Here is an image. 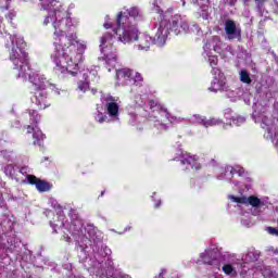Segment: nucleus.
<instances>
[{
  "label": "nucleus",
  "mask_w": 278,
  "mask_h": 278,
  "mask_svg": "<svg viewBox=\"0 0 278 278\" xmlns=\"http://www.w3.org/2000/svg\"><path fill=\"white\" fill-rule=\"evenodd\" d=\"M12 0H0V10H10V3Z\"/></svg>",
  "instance_id": "obj_26"
},
{
  "label": "nucleus",
  "mask_w": 278,
  "mask_h": 278,
  "mask_svg": "<svg viewBox=\"0 0 278 278\" xmlns=\"http://www.w3.org/2000/svg\"><path fill=\"white\" fill-rule=\"evenodd\" d=\"M166 25H168V23L162 21L154 36V43L157 45V47H164V45H166V35L168 34V27H166Z\"/></svg>",
  "instance_id": "obj_13"
},
{
  "label": "nucleus",
  "mask_w": 278,
  "mask_h": 278,
  "mask_svg": "<svg viewBox=\"0 0 278 278\" xmlns=\"http://www.w3.org/2000/svg\"><path fill=\"white\" fill-rule=\"evenodd\" d=\"M104 28H105V29H111V28H112V24H110V23H104Z\"/></svg>",
  "instance_id": "obj_38"
},
{
  "label": "nucleus",
  "mask_w": 278,
  "mask_h": 278,
  "mask_svg": "<svg viewBox=\"0 0 278 278\" xmlns=\"http://www.w3.org/2000/svg\"><path fill=\"white\" fill-rule=\"evenodd\" d=\"M122 34L118 40L124 42V45L138 40L139 43L135 46L137 51H149L151 45H153V38L147 34L138 33V28L123 30Z\"/></svg>",
  "instance_id": "obj_3"
},
{
  "label": "nucleus",
  "mask_w": 278,
  "mask_h": 278,
  "mask_svg": "<svg viewBox=\"0 0 278 278\" xmlns=\"http://www.w3.org/2000/svg\"><path fill=\"white\" fill-rule=\"evenodd\" d=\"M132 79H134L135 84H140V81L143 80L142 74L136 72L135 75L132 74Z\"/></svg>",
  "instance_id": "obj_29"
},
{
  "label": "nucleus",
  "mask_w": 278,
  "mask_h": 278,
  "mask_svg": "<svg viewBox=\"0 0 278 278\" xmlns=\"http://www.w3.org/2000/svg\"><path fill=\"white\" fill-rule=\"evenodd\" d=\"M97 227L92 224H87V226L84 227V233L83 238H89V240H93V242H97Z\"/></svg>",
  "instance_id": "obj_16"
},
{
  "label": "nucleus",
  "mask_w": 278,
  "mask_h": 278,
  "mask_svg": "<svg viewBox=\"0 0 278 278\" xmlns=\"http://www.w3.org/2000/svg\"><path fill=\"white\" fill-rule=\"evenodd\" d=\"M9 40L10 41L5 43V48L9 49V59L13 64L14 71L18 72L17 77L28 79L33 85L34 92L50 88V90H54L56 94H60V91L55 88V84H52L51 80L47 79V76L31 71L29 53L25 51V48L27 47L25 39L16 35H10Z\"/></svg>",
  "instance_id": "obj_2"
},
{
  "label": "nucleus",
  "mask_w": 278,
  "mask_h": 278,
  "mask_svg": "<svg viewBox=\"0 0 278 278\" xmlns=\"http://www.w3.org/2000/svg\"><path fill=\"white\" fill-rule=\"evenodd\" d=\"M51 16H46L45 21H43V25H49V23H51Z\"/></svg>",
  "instance_id": "obj_35"
},
{
  "label": "nucleus",
  "mask_w": 278,
  "mask_h": 278,
  "mask_svg": "<svg viewBox=\"0 0 278 278\" xmlns=\"http://www.w3.org/2000/svg\"><path fill=\"white\" fill-rule=\"evenodd\" d=\"M208 62H210V66L213 67L212 73H216V71H218V68H216L214 66H218V56H216V55L210 56Z\"/></svg>",
  "instance_id": "obj_23"
},
{
  "label": "nucleus",
  "mask_w": 278,
  "mask_h": 278,
  "mask_svg": "<svg viewBox=\"0 0 278 278\" xmlns=\"http://www.w3.org/2000/svg\"><path fill=\"white\" fill-rule=\"evenodd\" d=\"M237 173H238V175H239V177H242V175H244V168H239L238 170H237Z\"/></svg>",
  "instance_id": "obj_36"
},
{
  "label": "nucleus",
  "mask_w": 278,
  "mask_h": 278,
  "mask_svg": "<svg viewBox=\"0 0 278 278\" xmlns=\"http://www.w3.org/2000/svg\"><path fill=\"white\" fill-rule=\"evenodd\" d=\"M20 173H21L22 175H25V173H27V168L22 167V168L20 169Z\"/></svg>",
  "instance_id": "obj_39"
},
{
  "label": "nucleus",
  "mask_w": 278,
  "mask_h": 278,
  "mask_svg": "<svg viewBox=\"0 0 278 278\" xmlns=\"http://www.w3.org/2000/svg\"><path fill=\"white\" fill-rule=\"evenodd\" d=\"M127 15L130 16L131 18H141L142 15H140V9L138 7H132L127 10Z\"/></svg>",
  "instance_id": "obj_20"
},
{
  "label": "nucleus",
  "mask_w": 278,
  "mask_h": 278,
  "mask_svg": "<svg viewBox=\"0 0 278 278\" xmlns=\"http://www.w3.org/2000/svg\"><path fill=\"white\" fill-rule=\"evenodd\" d=\"M180 163L186 166H191L194 170H201V165L199 162H197V156L190 155L188 152H182L180 155Z\"/></svg>",
  "instance_id": "obj_14"
},
{
  "label": "nucleus",
  "mask_w": 278,
  "mask_h": 278,
  "mask_svg": "<svg viewBox=\"0 0 278 278\" xmlns=\"http://www.w3.org/2000/svg\"><path fill=\"white\" fill-rule=\"evenodd\" d=\"M3 20L0 18V34H3Z\"/></svg>",
  "instance_id": "obj_37"
},
{
  "label": "nucleus",
  "mask_w": 278,
  "mask_h": 278,
  "mask_svg": "<svg viewBox=\"0 0 278 278\" xmlns=\"http://www.w3.org/2000/svg\"><path fill=\"white\" fill-rule=\"evenodd\" d=\"M160 203H161V202L156 203V204H155V207H160Z\"/></svg>",
  "instance_id": "obj_42"
},
{
  "label": "nucleus",
  "mask_w": 278,
  "mask_h": 278,
  "mask_svg": "<svg viewBox=\"0 0 278 278\" xmlns=\"http://www.w3.org/2000/svg\"><path fill=\"white\" fill-rule=\"evenodd\" d=\"M50 225L54 231V233H58V229H60V227H64V223H61L60 225L54 224L53 222H50Z\"/></svg>",
  "instance_id": "obj_30"
},
{
  "label": "nucleus",
  "mask_w": 278,
  "mask_h": 278,
  "mask_svg": "<svg viewBox=\"0 0 278 278\" xmlns=\"http://www.w3.org/2000/svg\"><path fill=\"white\" fill-rule=\"evenodd\" d=\"M47 89H41L39 91H34L35 99H36V105L39 108V110H47V108H50L51 105V98L49 97V93L46 92Z\"/></svg>",
  "instance_id": "obj_11"
},
{
  "label": "nucleus",
  "mask_w": 278,
  "mask_h": 278,
  "mask_svg": "<svg viewBox=\"0 0 278 278\" xmlns=\"http://www.w3.org/2000/svg\"><path fill=\"white\" fill-rule=\"evenodd\" d=\"M199 118H200V123L204 127H214L215 125H218V121L215 118H211V119H205V117H199Z\"/></svg>",
  "instance_id": "obj_21"
},
{
  "label": "nucleus",
  "mask_w": 278,
  "mask_h": 278,
  "mask_svg": "<svg viewBox=\"0 0 278 278\" xmlns=\"http://www.w3.org/2000/svg\"><path fill=\"white\" fill-rule=\"evenodd\" d=\"M116 25L118 28L113 30L114 36H117V38H121L123 36V31L128 29H134L130 27L131 21H129V15L127 12H119L116 17Z\"/></svg>",
  "instance_id": "obj_6"
},
{
  "label": "nucleus",
  "mask_w": 278,
  "mask_h": 278,
  "mask_svg": "<svg viewBox=\"0 0 278 278\" xmlns=\"http://www.w3.org/2000/svg\"><path fill=\"white\" fill-rule=\"evenodd\" d=\"M254 3L258 10H262V8H264V3H266V0H254Z\"/></svg>",
  "instance_id": "obj_33"
},
{
  "label": "nucleus",
  "mask_w": 278,
  "mask_h": 278,
  "mask_svg": "<svg viewBox=\"0 0 278 278\" xmlns=\"http://www.w3.org/2000/svg\"><path fill=\"white\" fill-rule=\"evenodd\" d=\"M4 173L5 175H8V177H14V165L13 164H8L5 167H4Z\"/></svg>",
  "instance_id": "obj_24"
},
{
  "label": "nucleus",
  "mask_w": 278,
  "mask_h": 278,
  "mask_svg": "<svg viewBox=\"0 0 278 278\" xmlns=\"http://www.w3.org/2000/svg\"><path fill=\"white\" fill-rule=\"evenodd\" d=\"M148 105L152 112H159L161 116H164V119L159 121L157 129L160 131H168V128L170 125H173V122H170V113H168V110L164 108L160 102L155 100H149Z\"/></svg>",
  "instance_id": "obj_5"
},
{
  "label": "nucleus",
  "mask_w": 278,
  "mask_h": 278,
  "mask_svg": "<svg viewBox=\"0 0 278 278\" xmlns=\"http://www.w3.org/2000/svg\"><path fill=\"white\" fill-rule=\"evenodd\" d=\"M123 77H127V79H134V70L124 68L122 70Z\"/></svg>",
  "instance_id": "obj_25"
},
{
  "label": "nucleus",
  "mask_w": 278,
  "mask_h": 278,
  "mask_svg": "<svg viewBox=\"0 0 278 278\" xmlns=\"http://www.w3.org/2000/svg\"><path fill=\"white\" fill-rule=\"evenodd\" d=\"M266 231H268V233H270V236H278V229L277 228L267 227Z\"/></svg>",
  "instance_id": "obj_32"
},
{
  "label": "nucleus",
  "mask_w": 278,
  "mask_h": 278,
  "mask_svg": "<svg viewBox=\"0 0 278 278\" xmlns=\"http://www.w3.org/2000/svg\"><path fill=\"white\" fill-rule=\"evenodd\" d=\"M179 27H181V29H184V31L187 30L188 25L186 23H184V21L181 20V15H175L172 20V24L169 29L172 31H175V34H179Z\"/></svg>",
  "instance_id": "obj_15"
},
{
  "label": "nucleus",
  "mask_w": 278,
  "mask_h": 278,
  "mask_svg": "<svg viewBox=\"0 0 278 278\" xmlns=\"http://www.w3.org/2000/svg\"><path fill=\"white\" fill-rule=\"evenodd\" d=\"M112 38H114V35L110 33H105L101 39H100V47L102 53L105 55L106 63L110 64L111 62H116V52H109L108 51V46L105 45H112Z\"/></svg>",
  "instance_id": "obj_7"
},
{
  "label": "nucleus",
  "mask_w": 278,
  "mask_h": 278,
  "mask_svg": "<svg viewBox=\"0 0 278 278\" xmlns=\"http://www.w3.org/2000/svg\"><path fill=\"white\" fill-rule=\"evenodd\" d=\"M220 88H222V85H218V87L216 88V83H213L212 87H210L208 90H211V92H218Z\"/></svg>",
  "instance_id": "obj_34"
},
{
  "label": "nucleus",
  "mask_w": 278,
  "mask_h": 278,
  "mask_svg": "<svg viewBox=\"0 0 278 278\" xmlns=\"http://www.w3.org/2000/svg\"><path fill=\"white\" fill-rule=\"evenodd\" d=\"M103 194H105V191H102V192H101V197H103Z\"/></svg>",
  "instance_id": "obj_43"
},
{
  "label": "nucleus",
  "mask_w": 278,
  "mask_h": 278,
  "mask_svg": "<svg viewBox=\"0 0 278 278\" xmlns=\"http://www.w3.org/2000/svg\"><path fill=\"white\" fill-rule=\"evenodd\" d=\"M56 18L53 22V45L54 51L51 53V59L56 66L59 73H70L72 77H77L79 73V63L83 54L77 52V35L68 33L73 27L71 12L62 9L54 11Z\"/></svg>",
  "instance_id": "obj_1"
},
{
  "label": "nucleus",
  "mask_w": 278,
  "mask_h": 278,
  "mask_svg": "<svg viewBox=\"0 0 278 278\" xmlns=\"http://www.w3.org/2000/svg\"><path fill=\"white\" fill-rule=\"evenodd\" d=\"M26 179L30 186H36L38 192H49L52 186L47 180H42L34 175H26Z\"/></svg>",
  "instance_id": "obj_10"
},
{
  "label": "nucleus",
  "mask_w": 278,
  "mask_h": 278,
  "mask_svg": "<svg viewBox=\"0 0 278 278\" xmlns=\"http://www.w3.org/2000/svg\"><path fill=\"white\" fill-rule=\"evenodd\" d=\"M225 31L228 36V40H242V29L236 26V22L233 20H227L225 22Z\"/></svg>",
  "instance_id": "obj_8"
},
{
  "label": "nucleus",
  "mask_w": 278,
  "mask_h": 278,
  "mask_svg": "<svg viewBox=\"0 0 278 278\" xmlns=\"http://www.w3.org/2000/svg\"><path fill=\"white\" fill-rule=\"evenodd\" d=\"M233 173H236V168H232V169H231V174H232V175H233Z\"/></svg>",
  "instance_id": "obj_40"
},
{
  "label": "nucleus",
  "mask_w": 278,
  "mask_h": 278,
  "mask_svg": "<svg viewBox=\"0 0 278 278\" xmlns=\"http://www.w3.org/2000/svg\"><path fill=\"white\" fill-rule=\"evenodd\" d=\"M73 212H75V210H71L70 216H73V215H72V214H73Z\"/></svg>",
  "instance_id": "obj_41"
},
{
  "label": "nucleus",
  "mask_w": 278,
  "mask_h": 278,
  "mask_svg": "<svg viewBox=\"0 0 278 278\" xmlns=\"http://www.w3.org/2000/svg\"><path fill=\"white\" fill-rule=\"evenodd\" d=\"M118 103L116 102H108L106 103V111L109 116H111L112 118H116L118 116Z\"/></svg>",
  "instance_id": "obj_17"
},
{
  "label": "nucleus",
  "mask_w": 278,
  "mask_h": 278,
  "mask_svg": "<svg viewBox=\"0 0 278 278\" xmlns=\"http://www.w3.org/2000/svg\"><path fill=\"white\" fill-rule=\"evenodd\" d=\"M78 90H80V92H86V90H88V84L79 83L78 84Z\"/></svg>",
  "instance_id": "obj_31"
},
{
  "label": "nucleus",
  "mask_w": 278,
  "mask_h": 278,
  "mask_svg": "<svg viewBox=\"0 0 278 278\" xmlns=\"http://www.w3.org/2000/svg\"><path fill=\"white\" fill-rule=\"evenodd\" d=\"M96 121L98 123H105V121H108V116L103 115V113L100 112V113L97 114Z\"/></svg>",
  "instance_id": "obj_28"
},
{
  "label": "nucleus",
  "mask_w": 278,
  "mask_h": 278,
  "mask_svg": "<svg viewBox=\"0 0 278 278\" xmlns=\"http://www.w3.org/2000/svg\"><path fill=\"white\" fill-rule=\"evenodd\" d=\"M223 271L225 275H231V273H233V266H231V264H226L223 266Z\"/></svg>",
  "instance_id": "obj_27"
},
{
  "label": "nucleus",
  "mask_w": 278,
  "mask_h": 278,
  "mask_svg": "<svg viewBox=\"0 0 278 278\" xmlns=\"http://www.w3.org/2000/svg\"><path fill=\"white\" fill-rule=\"evenodd\" d=\"M84 228V220L79 218V216L76 215L75 217H72V222L70 224V233H72V236L83 238V236H86Z\"/></svg>",
  "instance_id": "obj_12"
},
{
  "label": "nucleus",
  "mask_w": 278,
  "mask_h": 278,
  "mask_svg": "<svg viewBox=\"0 0 278 278\" xmlns=\"http://www.w3.org/2000/svg\"><path fill=\"white\" fill-rule=\"evenodd\" d=\"M28 117L30 121V125L24 126V129H26V134L33 135L34 146L42 147V142L45 140V134H42V130L38 128V123H40V114H38V111L36 110H29Z\"/></svg>",
  "instance_id": "obj_4"
},
{
  "label": "nucleus",
  "mask_w": 278,
  "mask_h": 278,
  "mask_svg": "<svg viewBox=\"0 0 278 278\" xmlns=\"http://www.w3.org/2000/svg\"><path fill=\"white\" fill-rule=\"evenodd\" d=\"M265 124H266V126L268 127L267 130H268V134H269V136H270V138H271L273 144H275V147H278V135H277V132H274V134H273V131H274V129H275V128L273 127V123L265 122Z\"/></svg>",
  "instance_id": "obj_19"
},
{
  "label": "nucleus",
  "mask_w": 278,
  "mask_h": 278,
  "mask_svg": "<svg viewBox=\"0 0 278 278\" xmlns=\"http://www.w3.org/2000/svg\"><path fill=\"white\" fill-rule=\"evenodd\" d=\"M240 81H242V84H251L253 81L247 70L240 72Z\"/></svg>",
  "instance_id": "obj_22"
},
{
  "label": "nucleus",
  "mask_w": 278,
  "mask_h": 278,
  "mask_svg": "<svg viewBox=\"0 0 278 278\" xmlns=\"http://www.w3.org/2000/svg\"><path fill=\"white\" fill-rule=\"evenodd\" d=\"M233 203H241V205H251V207H262L264 205V202L255 195H250V197H231Z\"/></svg>",
  "instance_id": "obj_9"
},
{
  "label": "nucleus",
  "mask_w": 278,
  "mask_h": 278,
  "mask_svg": "<svg viewBox=\"0 0 278 278\" xmlns=\"http://www.w3.org/2000/svg\"><path fill=\"white\" fill-rule=\"evenodd\" d=\"M202 262L208 266H218V260L212 253L201 254Z\"/></svg>",
  "instance_id": "obj_18"
}]
</instances>
